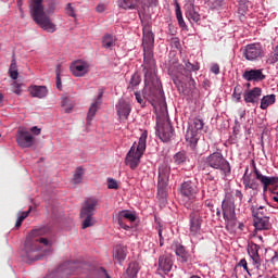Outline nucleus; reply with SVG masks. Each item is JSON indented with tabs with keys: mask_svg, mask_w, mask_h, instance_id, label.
Here are the masks:
<instances>
[{
	"mask_svg": "<svg viewBox=\"0 0 278 278\" xmlns=\"http://www.w3.org/2000/svg\"><path fill=\"white\" fill-rule=\"evenodd\" d=\"M146 88L143 92V99L150 101L155 110H159L162 116L168 114V106L166 105V100L164 99V92L162 91V83L157 78V74H153L148 77L144 75Z\"/></svg>",
	"mask_w": 278,
	"mask_h": 278,
	"instance_id": "nucleus-1",
	"label": "nucleus"
},
{
	"mask_svg": "<svg viewBox=\"0 0 278 278\" xmlns=\"http://www.w3.org/2000/svg\"><path fill=\"white\" fill-rule=\"evenodd\" d=\"M153 47H155V35L149 23L143 25L142 49H143V72L147 77L155 74V59H153Z\"/></svg>",
	"mask_w": 278,
	"mask_h": 278,
	"instance_id": "nucleus-2",
	"label": "nucleus"
},
{
	"mask_svg": "<svg viewBox=\"0 0 278 278\" xmlns=\"http://www.w3.org/2000/svg\"><path fill=\"white\" fill-rule=\"evenodd\" d=\"M49 227H41L31 230V232L27 236L25 241V251L28 260L30 262H36L38 260H41L42 256H39L38 251H42V248L40 244H43V247H51V241H49L47 238L42 236H47L49 233Z\"/></svg>",
	"mask_w": 278,
	"mask_h": 278,
	"instance_id": "nucleus-3",
	"label": "nucleus"
},
{
	"mask_svg": "<svg viewBox=\"0 0 278 278\" xmlns=\"http://www.w3.org/2000/svg\"><path fill=\"white\" fill-rule=\"evenodd\" d=\"M45 0H29L28 1V8L30 12V16L36 23V25H39L41 29H45V31H48L49 34H53L55 31V24L51 22V17L47 15V12H45Z\"/></svg>",
	"mask_w": 278,
	"mask_h": 278,
	"instance_id": "nucleus-4",
	"label": "nucleus"
},
{
	"mask_svg": "<svg viewBox=\"0 0 278 278\" xmlns=\"http://www.w3.org/2000/svg\"><path fill=\"white\" fill-rule=\"evenodd\" d=\"M147 138L148 132L144 130L138 141V144L134 143L126 155V166H129L131 170H136L140 164V160L142 155H144V151H147Z\"/></svg>",
	"mask_w": 278,
	"mask_h": 278,
	"instance_id": "nucleus-5",
	"label": "nucleus"
},
{
	"mask_svg": "<svg viewBox=\"0 0 278 278\" xmlns=\"http://www.w3.org/2000/svg\"><path fill=\"white\" fill-rule=\"evenodd\" d=\"M99 201L94 198H88L85 200L81 210H80V218H84L81 228L88 229V227H93L97 220L94 219V212L97 210Z\"/></svg>",
	"mask_w": 278,
	"mask_h": 278,
	"instance_id": "nucleus-6",
	"label": "nucleus"
},
{
	"mask_svg": "<svg viewBox=\"0 0 278 278\" xmlns=\"http://www.w3.org/2000/svg\"><path fill=\"white\" fill-rule=\"evenodd\" d=\"M205 164L211 168H215V170H220L224 178L231 175V165L223 157V153L215 152L210 154L205 159Z\"/></svg>",
	"mask_w": 278,
	"mask_h": 278,
	"instance_id": "nucleus-7",
	"label": "nucleus"
},
{
	"mask_svg": "<svg viewBox=\"0 0 278 278\" xmlns=\"http://www.w3.org/2000/svg\"><path fill=\"white\" fill-rule=\"evenodd\" d=\"M223 216L228 231H235L238 227V217L236 216V203L232 200H225L222 204Z\"/></svg>",
	"mask_w": 278,
	"mask_h": 278,
	"instance_id": "nucleus-8",
	"label": "nucleus"
},
{
	"mask_svg": "<svg viewBox=\"0 0 278 278\" xmlns=\"http://www.w3.org/2000/svg\"><path fill=\"white\" fill-rule=\"evenodd\" d=\"M180 75H182L184 81L174 79L175 86H177L178 90L182 92V94H186L187 97H190L194 90H197V81H194V78L192 77V72L188 70L187 67H184L180 72Z\"/></svg>",
	"mask_w": 278,
	"mask_h": 278,
	"instance_id": "nucleus-9",
	"label": "nucleus"
},
{
	"mask_svg": "<svg viewBox=\"0 0 278 278\" xmlns=\"http://www.w3.org/2000/svg\"><path fill=\"white\" fill-rule=\"evenodd\" d=\"M197 192H199V188L194 181L187 180L181 184L180 194L187 210L192 208V204L197 201Z\"/></svg>",
	"mask_w": 278,
	"mask_h": 278,
	"instance_id": "nucleus-10",
	"label": "nucleus"
},
{
	"mask_svg": "<svg viewBox=\"0 0 278 278\" xmlns=\"http://www.w3.org/2000/svg\"><path fill=\"white\" fill-rule=\"evenodd\" d=\"M170 177V167L162 164L159 167L157 194L161 199H166V188H168V179Z\"/></svg>",
	"mask_w": 278,
	"mask_h": 278,
	"instance_id": "nucleus-11",
	"label": "nucleus"
},
{
	"mask_svg": "<svg viewBox=\"0 0 278 278\" xmlns=\"http://www.w3.org/2000/svg\"><path fill=\"white\" fill-rule=\"evenodd\" d=\"M243 58L250 62H255V60H262L264 58V49L260 43L248 45L243 51Z\"/></svg>",
	"mask_w": 278,
	"mask_h": 278,
	"instance_id": "nucleus-12",
	"label": "nucleus"
},
{
	"mask_svg": "<svg viewBox=\"0 0 278 278\" xmlns=\"http://www.w3.org/2000/svg\"><path fill=\"white\" fill-rule=\"evenodd\" d=\"M159 138L163 142H168L173 136H175V128H173V125H170V122L166 121L162 125L157 124Z\"/></svg>",
	"mask_w": 278,
	"mask_h": 278,
	"instance_id": "nucleus-13",
	"label": "nucleus"
},
{
	"mask_svg": "<svg viewBox=\"0 0 278 278\" xmlns=\"http://www.w3.org/2000/svg\"><path fill=\"white\" fill-rule=\"evenodd\" d=\"M70 70L74 77H84L85 75H88L90 65L85 61L78 60L71 64Z\"/></svg>",
	"mask_w": 278,
	"mask_h": 278,
	"instance_id": "nucleus-14",
	"label": "nucleus"
},
{
	"mask_svg": "<svg viewBox=\"0 0 278 278\" xmlns=\"http://www.w3.org/2000/svg\"><path fill=\"white\" fill-rule=\"evenodd\" d=\"M253 170L257 181H261V184H263L264 192L268 191V186H275L276 184H278V177H268V176L262 175V172L258 170L255 165L253 167Z\"/></svg>",
	"mask_w": 278,
	"mask_h": 278,
	"instance_id": "nucleus-15",
	"label": "nucleus"
},
{
	"mask_svg": "<svg viewBox=\"0 0 278 278\" xmlns=\"http://www.w3.org/2000/svg\"><path fill=\"white\" fill-rule=\"evenodd\" d=\"M261 97L262 88L260 87H254L253 89H248L243 92V100L245 103H251L252 105H257Z\"/></svg>",
	"mask_w": 278,
	"mask_h": 278,
	"instance_id": "nucleus-16",
	"label": "nucleus"
},
{
	"mask_svg": "<svg viewBox=\"0 0 278 278\" xmlns=\"http://www.w3.org/2000/svg\"><path fill=\"white\" fill-rule=\"evenodd\" d=\"M190 218V236H199L201 233V214L193 211L189 215Z\"/></svg>",
	"mask_w": 278,
	"mask_h": 278,
	"instance_id": "nucleus-17",
	"label": "nucleus"
},
{
	"mask_svg": "<svg viewBox=\"0 0 278 278\" xmlns=\"http://www.w3.org/2000/svg\"><path fill=\"white\" fill-rule=\"evenodd\" d=\"M16 142L22 149H29L34 146V136L29 135L26 130H20L16 137Z\"/></svg>",
	"mask_w": 278,
	"mask_h": 278,
	"instance_id": "nucleus-18",
	"label": "nucleus"
},
{
	"mask_svg": "<svg viewBox=\"0 0 278 278\" xmlns=\"http://www.w3.org/2000/svg\"><path fill=\"white\" fill-rule=\"evenodd\" d=\"M248 253L252 260L254 268L260 269V266H262V257H260V245L256 243H250Z\"/></svg>",
	"mask_w": 278,
	"mask_h": 278,
	"instance_id": "nucleus-19",
	"label": "nucleus"
},
{
	"mask_svg": "<svg viewBox=\"0 0 278 278\" xmlns=\"http://www.w3.org/2000/svg\"><path fill=\"white\" fill-rule=\"evenodd\" d=\"M242 77L245 81H264L266 79L263 70H245Z\"/></svg>",
	"mask_w": 278,
	"mask_h": 278,
	"instance_id": "nucleus-20",
	"label": "nucleus"
},
{
	"mask_svg": "<svg viewBox=\"0 0 278 278\" xmlns=\"http://www.w3.org/2000/svg\"><path fill=\"white\" fill-rule=\"evenodd\" d=\"M101 103H103V90L99 89L98 98L96 101L90 105L88 114H87V124L90 125L92 123V118H94V115L97 114V110L101 106Z\"/></svg>",
	"mask_w": 278,
	"mask_h": 278,
	"instance_id": "nucleus-21",
	"label": "nucleus"
},
{
	"mask_svg": "<svg viewBox=\"0 0 278 278\" xmlns=\"http://www.w3.org/2000/svg\"><path fill=\"white\" fill-rule=\"evenodd\" d=\"M115 108L119 121H127V118H129V114H131V105H129V103L125 100H119Z\"/></svg>",
	"mask_w": 278,
	"mask_h": 278,
	"instance_id": "nucleus-22",
	"label": "nucleus"
},
{
	"mask_svg": "<svg viewBox=\"0 0 278 278\" xmlns=\"http://www.w3.org/2000/svg\"><path fill=\"white\" fill-rule=\"evenodd\" d=\"M159 270H162L164 275L173 270V256L170 254H165L159 257Z\"/></svg>",
	"mask_w": 278,
	"mask_h": 278,
	"instance_id": "nucleus-23",
	"label": "nucleus"
},
{
	"mask_svg": "<svg viewBox=\"0 0 278 278\" xmlns=\"http://www.w3.org/2000/svg\"><path fill=\"white\" fill-rule=\"evenodd\" d=\"M174 250L177 257H179L182 264H188V262H192V255H190V253L186 251V248L180 243H175Z\"/></svg>",
	"mask_w": 278,
	"mask_h": 278,
	"instance_id": "nucleus-24",
	"label": "nucleus"
},
{
	"mask_svg": "<svg viewBox=\"0 0 278 278\" xmlns=\"http://www.w3.org/2000/svg\"><path fill=\"white\" fill-rule=\"evenodd\" d=\"M28 92L31 97L37 99H45L47 94H49V90L47 89V86H38L33 85L28 88Z\"/></svg>",
	"mask_w": 278,
	"mask_h": 278,
	"instance_id": "nucleus-25",
	"label": "nucleus"
},
{
	"mask_svg": "<svg viewBox=\"0 0 278 278\" xmlns=\"http://www.w3.org/2000/svg\"><path fill=\"white\" fill-rule=\"evenodd\" d=\"M115 220L117 225H123L125 220H129V223H136V215L130 211H121L116 214Z\"/></svg>",
	"mask_w": 278,
	"mask_h": 278,
	"instance_id": "nucleus-26",
	"label": "nucleus"
},
{
	"mask_svg": "<svg viewBox=\"0 0 278 278\" xmlns=\"http://www.w3.org/2000/svg\"><path fill=\"white\" fill-rule=\"evenodd\" d=\"M140 271V264L138 262L129 263L126 271L122 275V278H137Z\"/></svg>",
	"mask_w": 278,
	"mask_h": 278,
	"instance_id": "nucleus-27",
	"label": "nucleus"
},
{
	"mask_svg": "<svg viewBox=\"0 0 278 278\" xmlns=\"http://www.w3.org/2000/svg\"><path fill=\"white\" fill-rule=\"evenodd\" d=\"M186 17L193 23H199V21H201V14H199L194 4L190 3L186 7Z\"/></svg>",
	"mask_w": 278,
	"mask_h": 278,
	"instance_id": "nucleus-28",
	"label": "nucleus"
},
{
	"mask_svg": "<svg viewBox=\"0 0 278 278\" xmlns=\"http://www.w3.org/2000/svg\"><path fill=\"white\" fill-rule=\"evenodd\" d=\"M254 227L258 231H266V230L270 229V217L254 218Z\"/></svg>",
	"mask_w": 278,
	"mask_h": 278,
	"instance_id": "nucleus-29",
	"label": "nucleus"
},
{
	"mask_svg": "<svg viewBox=\"0 0 278 278\" xmlns=\"http://www.w3.org/2000/svg\"><path fill=\"white\" fill-rule=\"evenodd\" d=\"M117 5L122 10H138L140 0H118Z\"/></svg>",
	"mask_w": 278,
	"mask_h": 278,
	"instance_id": "nucleus-30",
	"label": "nucleus"
},
{
	"mask_svg": "<svg viewBox=\"0 0 278 278\" xmlns=\"http://www.w3.org/2000/svg\"><path fill=\"white\" fill-rule=\"evenodd\" d=\"M254 218H270V212L264 206H251Z\"/></svg>",
	"mask_w": 278,
	"mask_h": 278,
	"instance_id": "nucleus-31",
	"label": "nucleus"
},
{
	"mask_svg": "<svg viewBox=\"0 0 278 278\" xmlns=\"http://www.w3.org/2000/svg\"><path fill=\"white\" fill-rule=\"evenodd\" d=\"M186 142H188V147L194 149L197 143L199 142V135L193 129H188L186 134Z\"/></svg>",
	"mask_w": 278,
	"mask_h": 278,
	"instance_id": "nucleus-32",
	"label": "nucleus"
},
{
	"mask_svg": "<svg viewBox=\"0 0 278 278\" xmlns=\"http://www.w3.org/2000/svg\"><path fill=\"white\" fill-rule=\"evenodd\" d=\"M114 257L118 262V264H123V262H125V258L127 257V247L118 245L115 250Z\"/></svg>",
	"mask_w": 278,
	"mask_h": 278,
	"instance_id": "nucleus-33",
	"label": "nucleus"
},
{
	"mask_svg": "<svg viewBox=\"0 0 278 278\" xmlns=\"http://www.w3.org/2000/svg\"><path fill=\"white\" fill-rule=\"evenodd\" d=\"M249 168L245 169V173L243 175V186L247 189L250 190H256L257 189V184L255 180L251 179V175H248Z\"/></svg>",
	"mask_w": 278,
	"mask_h": 278,
	"instance_id": "nucleus-34",
	"label": "nucleus"
},
{
	"mask_svg": "<svg viewBox=\"0 0 278 278\" xmlns=\"http://www.w3.org/2000/svg\"><path fill=\"white\" fill-rule=\"evenodd\" d=\"M275 101H277L275 94L264 96L261 99V110H268L269 105L275 104Z\"/></svg>",
	"mask_w": 278,
	"mask_h": 278,
	"instance_id": "nucleus-35",
	"label": "nucleus"
},
{
	"mask_svg": "<svg viewBox=\"0 0 278 278\" xmlns=\"http://www.w3.org/2000/svg\"><path fill=\"white\" fill-rule=\"evenodd\" d=\"M61 105L66 114H71L73 112V108H75L73 100L68 97L62 98Z\"/></svg>",
	"mask_w": 278,
	"mask_h": 278,
	"instance_id": "nucleus-36",
	"label": "nucleus"
},
{
	"mask_svg": "<svg viewBox=\"0 0 278 278\" xmlns=\"http://www.w3.org/2000/svg\"><path fill=\"white\" fill-rule=\"evenodd\" d=\"M138 86H140V75H138V73H135L131 78H130V81H129V85H128V90L131 92H136Z\"/></svg>",
	"mask_w": 278,
	"mask_h": 278,
	"instance_id": "nucleus-37",
	"label": "nucleus"
},
{
	"mask_svg": "<svg viewBox=\"0 0 278 278\" xmlns=\"http://www.w3.org/2000/svg\"><path fill=\"white\" fill-rule=\"evenodd\" d=\"M176 18L181 29L188 28V25H186V21H184V14L181 13V7H179V3L176 4Z\"/></svg>",
	"mask_w": 278,
	"mask_h": 278,
	"instance_id": "nucleus-38",
	"label": "nucleus"
},
{
	"mask_svg": "<svg viewBox=\"0 0 278 278\" xmlns=\"http://www.w3.org/2000/svg\"><path fill=\"white\" fill-rule=\"evenodd\" d=\"M116 45V39L112 35H105L102 39V46L104 49H112Z\"/></svg>",
	"mask_w": 278,
	"mask_h": 278,
	"instance_id": "nucleus-39",
	"label": "nucleus"
},
{
	"mask_svg": "<svg viewBox=\"0 0 278 278\" xmlns=\"http://www.w3.org/2000/svg\"><path fill=\"white\" fill-rule=\"evenodd\" d=\"M188 160V154L186 151H180L174 155V163L177 165L186 164Z\"/></svg>",
	"mask_w": 278,
	"mask_h": 278,
	"instance_id": "nucleus-40",
	"label": "nucleus"
},
{
	"mask_svg": "<svg viewBox=\"0 0 278 278\" xmlns=\"http://www.w3.org/2000/svg\"><path fill=\"white\" fill-rule=\"evenodd\" d=\"M83 180H84V169L81 167H77L75 169L72 181L75 186H77V184H81Z\"/></svg>",
	"mask_w": 278,
	"mask_h": 278,
	"instance_id": "nucleus-41",
	"label": "nucleus"
},
{
	"mask_svg": "<svg viewBox=\"0 0 278 278\" xmlns=\"http://www.w3.org/2000/svg\"><path fill=\"white\" fill-rule=\"evenodd\" d=\"M203 125H204L203 119L194 118L188 129H192L193 131H195V134H199V131H201V129H203Z\"/></svg>",
	"mask_w": 278,
	"mask_h": 278,
	"instance_id": "nucleus-42",
	"label": "nucleus"
},
{
	"mask_svg": "<svg viewBox=\"0 0 278 278\" xmlns=\"http://www.w3.org/2000/svg\"><path fill=\"white\" fill-rule=\"evenodd\" d=\"M242 94H244V88L242 87V85H237L233 89L232 97L237 99L238 103H240V101L242 100Z\"/></svg>",
	"mask_w": 278,
	"mask_h": 278,
	"instance_id": "nucleus-43",
	"label": "nucleus"
},
{
	"mask_svg": "<svg viewBox=\"0 0 278 278\" xmlns=\"http://www.w3.org/2000/svg\"><path fill=\"white\" fill-rule=\"evenodd\" d=\"M206 190H207V193L210 194V197H216L218 194L217 182L216 181L208 182Z\"/></svg>",
	"mask_w": 278,
	"mask_h": 278,
	"instance_id": "nucleus-44",
	"label": "nucleus"
},
{
	"mask_svg": "<svg viewBox=\"0 0 278 278\" xmlns=\"http://www.w3.org/2000/svg\"><path fill=\"white\" fill-rule=\"evenodd\" d=\"M267 62L269 64H276V62H278V45L274 48V51L268 54Z\"/></svg>",
	"mask_w": 278,
	"mask_h": 278,
	"instance_id": "nucleus-45",
	"label": "nucleus"
},
{
	"mask_svg": "<svg viewBox=\"0 0 278 278\" xmlns=\"http://www.w3.org/2000/svg\"><path fill=\"white\" fill-rule=\"evenodd\" d=\"M21 88H23V84L18 81H13V84L11 85V90L12 92H14V94H21Z\"/></svg>",
	"mask_w": 278,
	"mask_h": 278,
	"instance_id": "nucleus-46",
	"label": "nucleus"
},
{
	"mask_svg": "<svg viewBox=\"0 0 278 278\" xmlns=\"http://www.w3.org/2000/svg\"><path fill=\"white\" fill-rule=\"evenodd\" d=\"M185 68H187L188 71H190V73L199 71L200 66L199 63H190V61H188L187 63H185Z\"/></svg>",
	"mask_w": 278,
	"mask_h": 278,
	"instance_id": "nucleus-47",
	"label": "nucleus"
},
{
	"mask_svg": "<svg viewBox=\"0 0 278 278\" xmlns=\"http://www.w3.org/2000/svg\"><path fill=\"white\" fill-rule=\"evenodd\" d=\"M109 190H118V181L114 178H108Z\"/></svg>",
	"mask_w": 278,
	"mask_h": 278,
	"instance_id": "nucleus-48",
	"label": "nucleus"
},
{
	"mask_svg": "<svg viewBox=\"0 0 278 278\" xmlns=\"http://www.w3.org/2000/svg\"><path fill=\"white\" fill-rule=\"evenodd\" d=\"M65 12L67 15L72 16L73 18H75V9L73 8V4L67 3L66 8H65Z\"/></svg>",
	"mask_w": 278,
	"mask_h": 278,
	"instance_id": "nucleus-49",
	"label": "nucleus"
},
{
	"mask_svg": "<svg viewBox=\"0 0 278 278\" xmlns=\"http://www.w3.org/2000/svg\"><path fill=\"white\" fill-rule=\"evenodd\" d=\"M135 97H136V100L139 103V105H141V108H144L147 102L144 101L142 96L138 91H135Z\"/></svg>",
	"mask_w": 278,
	"mask_h": 278,
	"instance_id": "nucleus-50",
	"label": "nucleus"
},
{
	"mask_svg": "<svg viewBox=\"0 0 278 278\" xmlns=\"http://www.w3.org/2000/svg\"><path fill=\"white\" fill-rule=\"evenodd\" d=\"M238 266H241V268H243L248 273V275L250 274L249 273V265H248V263H247V261L244 258H242L239 262Z\"/></svg>",
	"mask_w": 278,
	"mask_h": 278,
	"instance_id": "nucleus-51",
	"label": "nucleus"
},
{
	"mask_svg": "<svg viewBox=\"0 0 278 278\" xmlns=\"http://www.w3.org/2000/svg\"><path fill=\"white\" fill-rule=\"evenodd\" d=\"M211 72L214 73L215 75H218L220 73V66H218V64L212 65Z\"/></svg>",
	"mask_w": 278,
	"mask_h": 278,
	"instance_id": "nucleus-52",
	"label": "nucleus"
},
{
	"mask_svg": "<svg viewBox=\"0 0 278 278\" xmlns=\"http://www.w3.org/2000/svg\"><path fill=\"white\" fill-rule=\"evenodd\" d=\"M11 79H18V71H9Z\"/></svg>",
	"mask_w": 278,
	"mask_h": 278,
	"instance_id": "nucleus-53",
	"label": "nucleus"
},
{
	"mask_svg": "<svg viewBox=\"0 0 278 278\" xmlns=\"http://www.w3.org/2000/svg\"><path fill=\"white\" fill-rule=\"evenodd\" d=\"M56 88L58 90H62V78L60 77V75H56Z\"/></svg>",
	"mask_w": 278,
	"mask_h": 278,
	"instance_id": "nucleus-54",
	"label": "nucleus"
},
{
	"mask_svg": "<svg viewBox=\"0 0 278 278\" xmlns=\"http://www.w3.org/2000/svg\"><path fill=\"white\" fill-rule=\"evenodd\" d=\"M30 212H31V207H29V210L26 211V212H22V213L20 214V217H21L23 220H25V218H27V216H29Z\"/></svg>",
	"mask_w": 278,
	"mask_h": 278,
	"instance_id": "nucleus-55",
	"label": "nucleus"
},
{
	"mask_svg": "<svg viewBox=\"0 0 278 278\" xmlns=\"http://www.w3.org/2000/svg\"><path fill=\"white\" fill-rule=\"evenodd\" d=\"M31 134H34L35 136H40V128H38L37 126H34L30 128Z\"/></svg>",
	"mask_w": 278,
	"mask_h": 278,
	"instance_id": "nucleus-56",
	"label": "nucleus"
},
{
	"mask_svg": "<svg viewBox=\"0 0 278 278\" xmlns=\"http://www.w3.org/2000/svg\"><path fill=\"white\" fill-rule=\"evenodd\" d=\"M23 218H21L20 216L17 217L16 219V223H15V229H21V225H23Z\"/></svg>",
	"mask_w": 278,
	"mask_h": 278,
	"instance_id": "nucleus-57",
	"label": "nucleus"
},
{
	"mask_svg": "<svg viewBox=\"0 0 278 278\" xmlns=\"http://www.w3.org/2000/svg\"><path fill=\"white\" fill-rule=\"evenodd\" d=\"M9 71H18L16 67V60H12Z\"/></svg>",
	"mask_w": 278,
	"mask_h": 278,
	"instance_id": "nucleus-58",
	"label": "nucleus"
},
{
	"mask_svg": "<svg viewBox=\"0 0 278 278\" xmlns=\"http://www.w3.org/2000/svg\"><path fill=\"white\" fill-rule=\"evenodd\" d=\"M235 197H237V199H239V201H242V198H243L244 195L242 194V191L236 190V191H235Z\"/></svg>",
	"mask_w": 278,
	"mask_h": 278,
	"instance_id": "nucleus-59",
	"label": "nucleus"
},
{
	"mask_svg": "<svg viewBox=\"0 0 278 278\" xmlns=\"http://www.w3.org/2000/svg\"><path fill=\"white\" fill-rule=\"evenodd\" d=\"M122 229H125V231H129L131 227L127 226L125 222H122V224H118Z\"/></svg>",
	"mask_w": 278,
	"mask_h": 278,
	"instance_id": "nucleus-60",
	"label": "nucleus"
},
{
	"mask_svg": "<svg viewBox=\"0 0 278 278\" xmlns=\"http://www.w3.org/2000/svg\"><path fill=\"white\" fill-rule=\"evenodd\" d=\"M271 264H278V252H275V255L271 257Z\"/></svg>",
	"mask_w": 278,
	"mask_h": 278,
	"instance_id": "nucleus-61",
	"label": "nucleus"
},
{
	"mask_svg": "<svg viewBox=\"0 0 278 278\" xmlns=\"http://www.w3.org/2000/svg\"><path fill=\"white\" fill-rule=\"evenodd\" d=\"M62 71H63V70H62V65H60V64L56 65V67H55V75H59V76H60V75L62 74Z\"/></svg>",
	"mask_w": 278,
	"mask_h": 278,
	"instance_id": "nucleus-62",
	"label": "nucleus"
},
{
	"mask_svg": "<svg viewBox=\"0 0 278 278\" xmlns=\"http://www.w3.org/2000/svg\"><path fill=\"white\" fill-rule=\"evenodd\" d=\"M97 12H105V5L99 4V5L97 7Z\"/></svg>",
	"mask_w": 278,
	"mask_h": 278,
	"instance_id": "nucleus-63",
	"label": "nucleus"
},
{
	"mask_svg": "<svg viewBox=\"0 0 278 278\" xmlns=\"http://www.w3.org/2000/svg\"><path fill=\"white\" fill-rule=\"evenodd\" d=\"M157 231H159V238H160V240H164V237L162 236V226H159Z\"/></svg>",
	"mask_w": 278,
	"mask_h": 278,
	"instance_id": "nucleus-64",
	"label": "nucleus"
}]
</instances>
